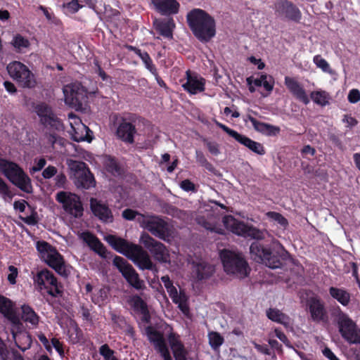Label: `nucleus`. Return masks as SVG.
Instances as JSON below:
<instances>
[{
  "instance_id": "393cba45",
  "label": "nucleus",
  "mask_w": 360,
  "mask_h": 360,
  "mask_svg": "<svg viewBox=\"0 0 360 360\" xmlns=\"http://www.w3.org/2000/svg\"><path fill=\"white\" fill-rule=\"evenodd\" d=\"M285 84L289 91L299 101L304 104L309 103L308 96L302 86L293 77L286 76Z\"/></svg>"
},
{
  "instance_id": "37998d69",
  "label": "nucleus",
  "mask_w": 360,
  "mask_h": 360,
  "mask_svg": "<svg viewBox=\"0 0 360 360\" xmlns=\"http://www.w3.org/2000/svg\"><path fill=\"white\" fill-rule=\"evenodd\" d=\"M312 101L318 105L324 106L329 103V94L325 91H316L311 93Z\"/></svg>"
},
{
  "instance_id": "5701e85b",
  "label": "nucleus",
  "mask_w": 360,
  "mask_h": 360,
  "mask_svg": "<svg viewBox=\"0 0 360 360\" xmlns=\"http://www.w3.org/2000/svg\"><path fill=\"white\" fill-rule=\"evenodd\" d=\"M192 265V278L195 281L207 279L215 271L214 266L204 260L193 262Z\"/></svg>"
},
{
  "instance_id": "c03bdc74",
  "label": "nucleus",
  "mask_w": 360,
  "mask_h": 360,
  "mask_svg": "<svg viewBox=\"0 0 360 360\" xmlns=\"http://www.w3.org/2000/svg\"><path fill=\"white\" fill-rule=\"evenodd\" d=\"M207 336L209 344L214 350H218L224 342V338L217 332L211 331Z\"/></svg>"
},
{
  "instance_id": "e433bc0d",
  "label": "nucleus",
  "mask_w": 360,
  "mask_h": 360,
  "mask_svg": "<svg viewBox=\"0 0 360 360\" xmlns=\"http://www.w3.org/2000/svg\"><path fill=\"white\" fill-rule=\"evenodd\" d=\"M129 304L136 311L140 312L146 321H148V311L146 302L139 296H131L128 300Z\"/></svg>"
},
{
  "instance_id": "49530a36",
  "label": "nucleus",
  "mask_w": 360,
  "mask_h": 360,
  "mask_svg": "<svg viewBox=\"0 0 360 360\" xmlns=\"http://www.w3.org/2000/svg\"><path fill=\"white\" fill-rule=\"evenodd\" d=\"M313 62L316 66L321 69L323 72L330 75L333 74V70L330 68L329 63L323 58L320 55H316L313 58Z\"/></svg>"
},
{
  "instance_id": "a18cd8bd",
  "label": "nucleus",
  "mask_w": 360,
  "mask_h": 360,
  "mask_svg": "<svg viewBox=\"0 0 360 360\" xmlns=\"http://www.w3.org/2000/svg\"><path fill=\"white\" fill-rule=\"evenodd\" d=\"M12 45L19 52H25L30 46L29 41L21 35H16L13 37Z\"/></svg>"
},
{
  "instance_id": "052dcab7",
  "label": "nucleus",
  "mask_w": 360,
  "mask_h": 360,
  "mask_svg": "<svg viewBox=\"0 0 360 360\" xmlns=\"http://www.w3.org/2000/svg\"><path fill=\"white\" fill-rule=\"evenodd\" d=\"M46 161L44 158H40L34 160V166L30 169V172L34 173L40 171L46 165Z\"/></svg>"
},
{
  "instance_id": "ea45409f",
  "label": "nucleus",
  "mask_w": 360,
  "mask_h": 360,
  "mask_svg": "<svg viewBox=\"0 0 360 360\" xmlns=\"http://www.w3.org/2000/svg\"><path fill=\"white\" fill-rule=\"evenodd\" d=\"M22 319L24 321L30 323L33 326H37L39 323V316L28 305H23L22 307Z\"/></svg>"
},
{
  "instance_id": "a878e982",
  "label": "nucleus",
  "mask_w": 360,
  "mask_h": 360,
  "mask_svg": "<svg viewBox=\"0 0 360 360\" xmlns=\"http://www.w3.org/2000/svg\"><path fill=\"white\" fill-rule=\"evenodd\" d=\"M276 12L279 15H285L286 18L293 20L300 19L301 13L299 9L288 1L278 2L276 6Z\"/></svg>"
},
{
  "instance_id": "72a5a7b5",
  "label": "nucleus",
  "mask_w": 360,
  "mask_h": 360,
  "mask_svg": "<svg viewBox=\"0 0 360 360\" xmlns=\"http://www.w3.org/2000/svg\"><path fill=\"white\" fill-rule=\"evenodd\" d=\"M266 316L272 321L283 325L285 328H290L292 325L290 318L278 309L269 308L266 311Z\"/></svg>"
},
{
  "instance_id": "de8ad7c7",
  "label": "nucleus",
  "mask_w": 360,
  "mask_h": 360,
  "mask_svg": "<svg viewBox=\"0 0 360 360\" xmlns=\"http://www.w3.org/2000/svg\"><path fill=\"white\" fill-rule=\"evenodd\" d=\"M0 311L6 316L11 319L13 305L11 300L0 295Z\"/></svg>"
},
{
  "instance_id": "79ce46f5",
  "label": "nucleus",
  "mask_w": 360,
  "mask_h": 360,
  "mask_svg": "<svg viewBox=\"0 0 360 360\" xmlns=\"http://www.w3.org/2000/svg\"><path fill=\"white\" fill-rule=\"evenodd\" d=\"M108 295L109 289L106 287H103L95 290L92 295L91 299L95 304L101 306L107 302Z\"/></svg>"
},
{
  "instance_id": "f704fd0d",
  "label": "nucleus",
  "mask_w": 360,
  "mask_h": 360,
  "mask_svg": "<svg viewBox=\"0 0 360 360\" xmlns=\"http://www.w3.org/2000/svg\"><path fill=\"white\" fill-rule=\"evenodd\" d=\"M69 133L72 136V139L77 142L84 141H87L90 142L92 139V138L90 136V133H91V131L84 124L79 123V127L70 129L69 131Z\"/></svg>"
},
{
  "instance_id": "c756f323",
  "label": "nucleus",
  "mask_w": 360,
  "mask_h": 360,
  "mask_svg": "<svg viewBox=\"0 0 360 360\" xmlns=\"http://www.w3.org/2000/svg\"><path fill=\"white\" fill-rule=\"evenodd\" d=\"M155 29L162 37L172 39L175 23L172 18L155 20L153 22Z\"/></svg>"
},
{
  "instance_id": "6ab92c4d",
  "label": "nucleus",
  "mask_w": 360,
  "mask_h": 360,
  "mask_svg": "<svg viewBox=\"0 0 360 360\" xmlns=\"http://www.w3.org/2000/svg\"><path fill=\"white\" fill-rule=\"evenodd\" d=\"M215 123L217 126L223 129L229 136L235 139L238 142L243 144L252 152L258 155H264L265 153L264 148L260 143L256 142L248 137L238 133L236 131L229 128L219 122L216 121Z\"/></svg>"
},
{
  "instance_id": "9b49d317",
  "label": "nucleus",
  "mask_w": 360,
  "mask_h": 360,
  "mask_svg": "<svg viewBox=\"0 0 360 360\" xmlns=\"http://www.w3.org/2000/svg\"><path fill=\"white\" fill-rule=\"evenodd\" d=\"M56 200L66 214L75 218L82 216L84 209L77 195L69 191H60L56 193Z\"/></svg>"
},
{
  "instance_id": "774afa93",
  "label": "nucleus",
  "mask_w": 360,
  "mask_h": 360,
  "mask_svg": "<svg viewBox=\"0 0 360 360\" xmlns=\"http://www.w3.org/2000/svg\"><path fill=\"white\" fill-rule=\"evenodd\" d=\"M323 354L329 360H340L335 354L328 347H326L322 351Z\"/></svg>"
},
{
  "instance_id": "69168bd1",
  "label": "nucleus",
  "mask_w": 360,
  "mask_h": 360,
  "mask_svg": "<svg viewBox=\"0 0 360 360\" xmlns=\"http://www.w3.org/2000/svg\"><path fill=\"white\" fill-rule=\"evenodd\" d=\"M180 186L183 190L186 191H193L195 188L194 184L188 179L182 181L181 182Z\"/></svg>"
},
{
  "instance_id": "2f4dec72",
  "label": "nucleus",
  "mask_w": 360,
  "mask_h": 360,
  "mask_svg": "<svg viewBox=\"0 0 360 360\" xmlns=\"http://www.w3.org/2000/svg\"><path fill=\"white\" fill-rule=\"evenodd\" d=\"M248 120L256 131L266 136H276L281 131L278 127L259 122L251 116H248Z\"/></svg>"
},
{
  "instance_id": "864d4df0",
  "label": "nucleus",
  "mask_w": 360,
  "mask_h": 360,
  "mask_svg": "<svg viewBox=\"0 0 360 360\" xmlns=\"http://www.w3.org/2000/svg\"><path fill=\"white\" fill-rule=\"evenodd\" d=\"M0 195L5 200H10L13 198V194L9 190L7 184L0 177Z\"/></svg>"
},
{
  "instance_id": "412c9836",
  "label": "nucleus",
  "mask_w": 360,
  "mask_h": 360,
  "mask_svg": "<svg viewBox=\"0 0 360 360\" xmlns=\"http://www.w3.org/2000/svg\"><path fill=\"white\" fill-rule=\"evenodd\" d=\"M35 111L41 119V122L50 128L58 131L63 129V124L60 120L54 115L51 108L45 103L38 104L35 107Z\"/></svg>"
},
{
  "instance_id": "4be33fe9",
  "label": "nucleus",
  "mask_w": 360,
  "mask_h": 360,
  "mask_svg": "<svg viewBox=\"0 0 360 360\" xmlns=\"http://www.w3.org/2000/svg\"><path fill=\"white\" fill-rule=\"evenodd\" d=\"M205 80L190 70L186 72V77L181 81L183 89L190 94H197L205 90Z\"/></svg>"
},
{
  "instance_id": "4c0bfd02",
  "label": "nucleus",
  "mask_w": 360,
  "mask_h": 360,
  "mask_svg": "<svg viewBox=\"0 0 360 360\" xmlns=\"http://www.w3.org/2000/svg\"><path fill=\"white\" fill-rule=\"evenodd\" d=\"M12 335L17 347L21 350L25 351L30 347L32 340L27 333L18 334L13 330Z\"/></svg>"
},
{
  "instance_id": "7ed1b4c3",
  "label": "nucleus",
  "mask_w": 360,
  "mask_h": 360,
  "mask_svg": "<svg viewBox=\"0 0 360 360\" xmlns=\"http://www.w3.org/2000/svg\"><path fill=\"white\" fill-rule=\"evenodd\" d=\"M0 172L22 191L26 193L32 191L30 178L16 163L0 158Z\"/></svg>"
},
{
  "instance_id": "f03ea898",
  "label": "nucleus",
  "mask_w": 360,
  "mask_h": 360,
  "mask_svg": "<svg viewBox=\"0 0 360 360\" xmlns=\"http://www.w3.org/2000/svg\"><path fill=\"white\" fill-rule=\"evenodd\" d=\"M105 240L115 250L131 259L140 269H153L149 255L141 246L112 235L107 236Z\"/></svg>"
},
{
  "instance_id": "8fccbe9b",
  "label": "nucleus",
  "mask_w": 360,
  "mask_h": 360,
  "mask_svg": "<svg viewBox=\"0 0 360 360\" xmlns=\"http://www.w3.org/2000/svg\"><path fill=\"white\" fill-rule=\"evenodd\" d=\"M266 214L269 219H270L273 221L278 223L283 229H285L287 227L288 224V220L281 214L275 212H269Z\"/></svg>"
},
{
  "instance_id": "9d476101",
  "label": "nucleus",
  "mask_w": 360,
  "mask_h": 360,
  "mask_svg": "<svg viewBox=\"0 0 360 360\" xmlns=\"http://www.w3.org/2000/svg\"><path fill=\"white\" fill-rule=\"evenodd\" d=\"M223 223L226 228L232 233L243 237H250L252 238L261 240L264 238L266 233V231L249 226L245 223L238 221L232 216L224 217Z\"/></svg>"
},
{
  "instance_id": "20e7f679",
  "label": "nucleus",
  "mask_w": 360,
  "mask_h": 360,
  "mask_svg": "<svg viewBox=\"0 0 360 360\" xmlns=\"http://www.w3.org/2000/svg\"><path fill=\"white\" fill-rule=\"evenodd\" d=\"M220 258L224 271L227 274L233 275L238 278H244L248 276L249 268L241 255L224 250L220 252Z\"/></svg>"
},
{
  "instance_id": "f8f14e48",
  "label": "nucleus",
  "mask_w": 360,
  "mask_h": 360,
  "mask_svg": "<svg viewBox=\"0 0 360 360\" xmlns=\"http://www.w3.org/2000/svg\"><path fill=\"white\" fill-rule=\"evenodd\" d=\"M34 283L41 293H48L52 296H57L60 293L57 279L49 270L39 271L34 278Z\"/></svg>"
},
{
  "instance_id": "6e6552de",
  "label": "nucleus",
  "mask_w": 360,
  "mask_h": 360,
  "mask_svg": "<svg viewBox=\"0 0 360 360\" xmlns=\"http://www.w3.org/2000/svg\"><path fill=\"white\" fill-rule=\"evenodd\" d=\"M339 332L348 342L356 344L360 342V330L347 314L339 309L335 315Z\"/></svg>"
},
{
  "instance_id": "aec40b11",
  "label": "nucleus",
  "mask_w": 360,
  "mask_h": 360,
  "mask_svg": "<svg viewBox=\"0 0 360 360\" xmlns=\"http://www.w3.org/2000/svg\"><path fill=\"white\" fill-rule=\"evenodd\" d=\"M146 334L149 341L153 344L155 349L160 354L164 360H172L163 335L161 333L157 331L154 328L148 326L146 328Z\"/></svg>"
},
{
  "instance_id": "5fc2aeb1",
  "label": "nucleus",
  "mask_w": 360,
  "mask_h": 360,
  "mask_svg": "<svg viewBox=\"0 0 360 360\" xmlns=\"http://www.w3.org/2000/svg\"><path fill=\"white\" fill-rule=\"evenodd\" d=\"M139 216H144V214L131 209H127L122 212V217L127 220L135 219L138 222Z\"/></svg>"
},
{
  "instance_id": "603ef678",
  "label": "nucleus",
  "mask_w": 360,
  "mask_h": 360,
  "mask_svg": "<svg viewBox=\"0 0 360 360\" xmlns=\"http://www.w3.org/2000/svg\"><path fill=\"white\" fill-rule=\"evenodd\" d=\"M100 353L105 360H118L114 355V352L107 345H102L100 348Z\"/></svg>"
},
{
  "instance_id": "680f3d73",
  "label": "nucleus",
  "mask_w": 360,
  "mask_h": 360,
  "mask_svg": "<svg viewBox=\"0 0 360 360\" xmlns=\"http://www.w3.org/2000/svg\"><path fill=\"white\" fill-rule=\"evenodd\" d=\"M342 122H343V123L345 124V126L347 127H349V128L354 127L358 123L357 120L354 117H353L352 116L349 115H344Z\"/></svg>"
},
{
  "instance_id": "f3484780",
  "label": "nucleus",
  "mask_w": 360,
  "mask_h": 360,
  "mask_svg": "<svg viewBox=\"0 0 360 360\" xmlns=\"http://www.w3.org/2000/svg\"><path fill=\"white\" fill-rule=\"evenodd\" d=\"M252 258L257 262L264 263L271 269L280 266V261L272 255L271 251L257 242L252 243L250 248Z\"/></svg>"
},
{
  "instance_id": "bb28decb",
  "label": "nucleus",
  "mask_w": 360,
  "mask_h": 360,
  "mask_svg": "<svg viewBox=\"0 0 360 360\" xmlns=\"http://www.w3.org/2000/svg\"><path fill=\"white\" fill-rule=\"evenodd\" d=\"M168 341L175 360H187L188 352L181 342L179 336L174 333H171L168 336Z\"/></svg>"
},
{
  "instance_id": "ddd939ff",
  "label": "nucleus",
  "mask_w": 360,
  "mask_h": 360,
  "mask_svg": "<svg viewBox=\"0 0 360 360\" xmlns=\"http://www.w3.org/2000/svg\"><path fill=\"white\" fill-rule=\"evenodd\" d=\"M161 281L164 284V286L172 302L178 305L179 309L184 315L188 316V297L185 291L180 287H179L178 290L168 276H162Z\"/></svg>"
},
{
  "instance_id": "0eeeda50",
  "label": "nucleus",
  "mask_w": 360,
  "mask_h": 360,
  "mask_svg": "<svg viewBox=\"0 0 360 360\" xmlns=\"http://www.w3.org/2000/svg\"><path fill=\"white\" fill-rule=\"evenodd\" d=\"M70 170V179L78 188L89 189L95 185L94 178L86 164L72 160H68Z\"/></svg>"
},
{
  "instance_id": "7c9ffc66",
  "label": "nucleus",
  "mask_w": 360,
  "mask_h": 360,
  "mask_svg": "<svg viewBox=\"0 0 360 360\" xmlns=\"http://www.w3.org/2000/svg\"><path fill=\"white\" fill-rule=\"evenodd\" d=\"M79 236L98 255L103 257H105L106 250L103 244L98 240L96 236L89 232L79 233Z\"/></svg>"
},
{
  "instance_id": "c85d7f7f",
  "label": "nucleus",
  "mask_w": 360,
  "mask_h": 360,
  "mask_svg": "<svg viewBox=\"0 0 360 360\" xmlns=\"http://www.w3.org/2000/svg\"><path fill=\"white\" fill-rule=\"evenodd\" d=\"M155 9L162 15L176 14L179 9L176 0H152Z\"/></svg>"
},
{
  "instance_id": "c9c22d12",
  "label": "nucleus",
  "mask_w": 360,
  "mask_h": 360,
  "mask_svg": "<svg viewBox=\"0 0 360 360\" xmlns=\"http://www.w3.org/2000/svg\"><path fill=\"white\" fill-rule=\"evenodd\" d=\"M329 294L344 307L347 306L350 302V294L343 288L330 287L329 288Z\"/></svg>"
},
{
  "instance_id": "cd10ccee",
  "label": "nucleus",
  "mask_w": 360,
  "mask_h": 360,
  "mask_svg": "<svg viewBox=\"0 0 360 360\" xmlns=\"http://www.w3.org/2000/svg\"><path fill=\"white\" fill-rule=\"evenodd\" d=\"M91 209L95 216L105 222L112 221V214L108 207L100 200L91 198L90 201Z\"/></svg>"
},
{
  "instance_id": "4468645a",
  "label": "nucleus",
  "mask_w": 360,
  "mask_h": 360,
  "mask_svg": "<svg viewBox=\"0 0 360 360\" xmlns=\"http://www.w3.org/2000/svg\"><path fill=\"white\" fill-rule=\"evenodd\" d=\"M138 223L142 228L147 229L159 238L165 239L168 235V224L159 217L155 215L139 216Z\"/></svg>"
},
{
  "instance_id": "09e8293b",
  "label": "nucleus",
  "mask_w": 360,
  "mask_h": 360,
  "mask_svg": "<svg viewBox=\"0 0 360 360\" xmlns=\"http://www.w3.org/2000/svg\"><path fill=\"white\" fill-rule=\"evenodd\" d=\"M82 7L79 0H70L63 4V12L67 15L77 13Z\"/></svg>"
},
{
  "instance_id": "0e129e2a",
  "label": "nucleus",
  "mask_w": 360,
  "mask_h": 360,
  "mask_svg": "<svg viewBox=\"0 0 360 360\" xmlns=\"http://www.w3.org/2000/svg\"><path fill=\"white\" fill-rule=\"evenodd\" d=\"M276 336L281 341L283 342L287 347H291V345L286 337V335L279 330L278 329H275L274 330Z\"/></svg>"
},
{
  "instance_id": "bf43d9fd",
  "label": "nucleus",
  "mask_w": 360,
  "mask_h": 360,
  "mask_svg": "<svg viewBox=\"0 0 360 360\" xmlns=\"http://www.w3.org/2000/svg\"><path fill=\"white\" fill-rule=\"evenodd\" d=\"M347 98L349 103H356L360 101V91L356 89L350 90Z\"/></svg>"
},
{
  "instance_id": "e2e57ef3",
  "label": "nucleus",
  "mask_w": 360,
  "mask_h": 360,
  "mask_svg": "<svg viewBox=\"0 0 360 360\" xmlns=\"http://www.w3.org/2000/svg\"><path fill=\"white\" fill-rule=\"evenodd\" d=\"M68 119H69V122H70V125L71 127L70 129H75V128L79 127V123L83 124L81 120L77 115H75L72 113L69 114Z\"/></svg>"
},
{
  "instance_id": "3c124183",
  "label": "nucleus",
  "mask_w": 360,
  "mask_h": 360,
  "mask_svg": "<svg viewBox=\"0 0 360 360\" xmlns=\"http://www.w3.org/2000/svg\"><path fill=\"white\" fill-rule=\"evenodd\" d=\"M131 49H133L135 51L136 54H137L141 58L146 68L148 69L150 71H152L153 70V65L152 60L149 55L148 54V53L141 52L140 49L136 48H131Z\"/></svg>"
},
{
  "instance_id": "13d9d810",
  "label": "nucleus",
  "mask_w": 360,
  "mask_h": 360,
  "mask_svg": "<svg viewBox=\"0 0 360 360\" xmlns=\"http://www.w3.org/2000/svg\"><path fill=\"white\" fill-rule=\"evenodd\" d=\"M18 274V271L16 267L14 266H8V282L14 285L16 283V278Z\"/></svg>"
},
{
  "instance_id": "4d7b16f0",
  "label": "nucleus",
  "mask_w": 360,
  "mask_h": 360,
  "mask_svg": "<svg viewBox=\"0 0 360 360\" xmlns=\"http://www.w3.org/2000/svg\"><path fill=\"white\" fill-rule=\"evenodd\" d=\"M57 173V169L54 166L49 165L43 170L42 176L44 179H49L56 176Z\"/></svg>"
},
{
  "instance_id": "338daca9",
  "label": "nucleus",
  "mask_w": 360,
  "mask_h": 360,
  "mask_svg": "<svg viewBox=\"0 0 360 360\" xmlns=\"http://www.w3.org/2000/svg\"><path fill=\"white\" fill-rule=\"evenodd\" d=\"M207 148L209 151L214 155H217L219 154V145L216 143L209 142L207 143Z\"/></svg>"
},
{
  "instance_id": "f257e3e1",
  "label": "nucleus",
  "mask_w": 360,
  "mask_h": 360,
  "mask_svg": "<svg viewBox=\"0 0 360 360\" xmlns=\"http://www.w3.org/2000/svg\"><path fill=\"white\" fill-rule=\"evenodd\" d=\"M186 20L193 34L200 41L207 42L215 36V20L204 10H191L187 13Z\"/></svg>"
},
{
  "instance_id": "423d86ee",
  "label": "nucleus",
  "mask_w": 360,
  "mask_h": 360,
  "mask_svg": "<svg viewBox=\"0 0 360 360\" xmlns=\"http://www.w3.org/2000/svg\"><path fill=\"white\" fill-rule=\"evenodd\" d=\"M219 207L225 209V206L216 201H211L201 207L200 212L202 214L196 218L198 224L211 231L222 233V229L217 226L219 219Z\"/></svg>"
},
{
  "instance_id": "2eb2a0df",
  "label": "nucleus",
  "mask_w": 360,
  "mask_h": 360,
  "mask_svg": "<svg viewBox=\"0 0 360 360\" xmlns=\"http://www.w3.org/2000/svg\"><path fill=\"white\" fill-rule=\"evenodd\" d=\"M65 102L67 105L76 109L81 108L86 102L87 92L79 83H72L63 87Z\"/></svg>"
},
{
  "instance_id": "58836bf2",
  "label": "nucleus",
  "mask_w": 360,
  "mask_h": 360,
  "mask_svg": "<svg viewBox=\"0 0 360 360\" xmlns=\"http://www.w3.org/2000/svg\"><path fill=\"white\" fill-rule=\"evenodd\" d=\"M253 84L256 86H263L269 93L271 92L274 86V78L266 74H262L259 78L253 79Z\"/></svg>"
},
{
  "instance_id": "1a4fd4ad",
  "label": "nucleus",
  "mask_w": 360,
  "mask_h": 360,
  "mask_svg": "<svg viewBox=\"0 0 360 360\" xmlns=\"http://www.w3.org/2000/svg\"><path fill=\"white\" fill-rule=\"evenodd\" d=\"M10 77L22 87H34L36 81L29 68L20 61H13L7 65Z\"/></svg>"
},
{
  "instance_id": "a19ab883",
  "label": "nucleus",
  "mask_w": 360,
  "mask_h": 360,
  "mask_svg": "<svg viewBox=\"0 0 360 360\" xmlns=\"http://www.w3.org/2000/svg\"><path fill=\"white\" fill-rule=\"evenodd\" d=\"M101 162L108 172L115 176L120 174V167L114 158L110 156H104L101 158Z\"/></svg>"
},
{
  "instance_id": "39448f33",
  "label": "nucleus",
  "mask_w": 360,
  "mask_h": 360,
  "mask_svg": "<svg viewBox=\"0 0 360 360\" xmlns=\"http://www.w3.org/2000/svg\"><path fill=\"white\" fill-rule=\"evenodd\" d=\"M37 249L42 259L49 266L60 275H68V269L63 257L53 247L45 241H38Z\"/></svg>"
},
{
  "instance_id": "a211bd4d",
  "label": "nucleus",
  "mask_w": 360,
  "mask_h": 360,
  "mask_svg": "<svg viewBox=\"0 0 360 360\" xmlns=\"http://www.w3.org/2000/svg\"><path fill=\"white\" fill-rule=\"evenodd\" d=\"M113 264L131 286L138 290L143 288V281L140 280L134 269L124 258L115 257L113 259Z\"/></svg>"
},
{
  "instance_id": "b1692460",
  "label": "nucleus",
  "mask_w": 360,
  "mask_h": 360,
  "mask_svg": "<svg viewBox=\"0 0 360 360\" xmlns=\"http://www.w3.org/2000/svg\"><path fill=\"white\" fill-rule=\"evenodd\" d=\"M307 306L311 318L315 321H324L327 317L326 310L323 302L318 297L309 299Z\"/></svg>"
},
{
  "instance_id": "dca6fc26",
  "label": "nucleus",
  "mask_w": 360,
  "mask_h": 360,
  "mask_svg": "<svg viewBox=\"0 0 360 360\" xmlns=\"http://www.w3.org/2000/svg\"><path fill=\"white\" fill-rule=\"evenodd\" d=\"M140 243L147 248L154 258L161 263H169V254L166 247L155 240L148 233H143L140 237Z\"/></svg>"
},
{
  "instance_id": "473e14b6",
  "label": "nucleus",
  "mask_w": 360,
  "mask_h": 360,
  "mask_svg": "<svg viewBox=\"0 0 360 360\" xmlns=\"http://www.w3.org/2000/svg\"><path fill=\"white\" fill-rule=\"evenodd\" d=\"M135 133V127L130 122L126 121L120 124L116 131L118 138L129 143H132L134 142V136Z\"/></svg>"
},
{
  "instance_id": "6e6d98bb",
  "label": "nucleus",
  "mask_w": 360,
  "mask_h": 360,
  "mask_svg": "<svg viewBox=\"0 0 360 360\" xmlns=\"http://www.w3.org/2000/svg\"><path fill=\"white\" fill-rule=\"evenodd\" d=\"M55 186L57 188H65L67 183L66 176L63 173H57L54 178Z\"/></svg>"
}]
</instances>
